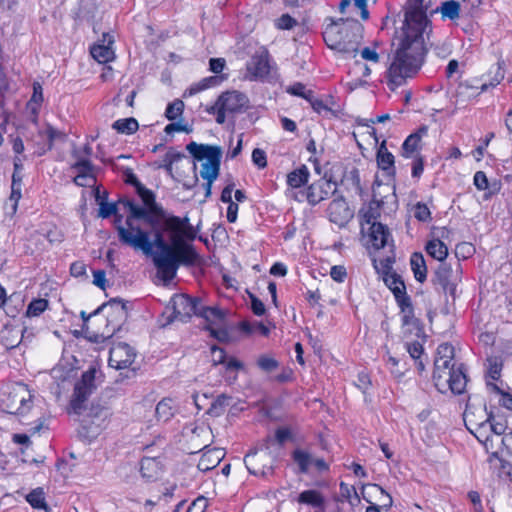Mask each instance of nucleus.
Here are the masks:
<instances>
[{
    "instance_id": "f257e3e1",
    "label": "nucleus",
    "mask_w": 512,
    "mask_h": 512,
    "mask_svg": "<svg viewBox=\"0 0 512 512\" xmlns=\"http://www.w3.org/2000/svg\"><path fill=\"white\" fill-rule=\"evenodd\" d=\"M136 192L144 206L130 199L119 201L127 215L124 222L123 216H118L115 221L118 240L122 245L146 255L157 248L153 256L154 265L164 281H171L180 265L191 266L197 262L198 254L194 247L184 241L185 238L193 240L196 233L188 217L168 214L155 201V194L144 185Z\"/></svg>"
},
{
    "instance_id": "f03ea898",
    "label": "nucleus",
    "mask_w": 512,
    "mask_h": 512,
    "mask_svg": "<svg viewBox=\"0 0 512 512\" xmlns=\"http://www.w3.org/2000/svg\"><path fill=\"white\" fill-rule=\"evenodd\" d=\"M429 24L421 0H415V5L405 13L402 32L386 71V83L391 91L414 78L423 66L427 53L424 34L431 31Z\"/></svg>"
},
{
    "instance_id": "7ed1b4c3",
    "label": "nucleus",
    "mask_w": 512,
    "mask_h": 512,
    "mask_svg": "<svg viewBox=\"0 0 512 512\" xmlns=\"http://www.w3.org/2000/svg\"><path fill=\"white\" fill-rule=\"evenodd\" d=\"M454 353V347L449 343L440 344L436 351L433 380L442 393L450 390L453 394H461L467 384L465 367L462 363L456 364Z\"/></svg>"
},
{
    "instance_id": "20e7f679",
    "label": "nucleus",
    "mask_w": 512,
    "mask_h": 512,
    "mask_svg": "<svg viewBox=\"0 0 512 512\" xmlns=\"http://www.w3.org/2000/svg\"><path fill=\"white\" fill-rule=\"evenodd\" d=\"M361 28L358 21L341 18L325 27L323 39L330 49L355 56L358 52Z\"/></svg>"
},
{
    "instance_id": "39448f33",
    "label": "nucleus",
    "mask_w": 512,
    "mask_h": 512,
    "mask_svg": "<svg viewBox=\"0 0 512 512\" xmlns=\"http://www.w3.org/2000/svg\"><path fill=\"white\" fill-rule=\"evenodd\" d=\"M186 149L194 159L204 161L201 165L200 176L206 180L204 184L205 197H209L212 184L219 176L222 150L219 146L197 144L196 142L187 144Z\"/></svg>"
},
{
    "instance_id": "423d86ee",
    "label": "nucleus",
    "mask_w": 512,
    "mask_h": 512,
    "mask_svg": "<svg viewBox=\"0 0 512 512\" xmlns=\"http://www.w3.org/2000/svg\"><path fill=\"white\" fill-rule=\"evenodd\" d=\"M271 436H267L244 457V463L250 474L266 477L272 474L275 456L270 450Z\"/></svg>"
},
{
    "instance_id": "0eeeda50",
    "label": "nucleus",
    "mask_w": 512,
    "mask_h": 512,
    "mask_svg": "<svg viewBox=\"0 0 512 512\" xmlns=\"http://www.w3.org/2000/svg\"><path fill=\"white\" fill-rule=\"evenodd\" d=\"M456 269L451 264L440 263L432 276V283L442 289L443 293L449 295L453 300L457 296V286L461 281L462 268L459 261H456Z\"/></svg>"
},
{
    "instance_id": "6e6552de",
    "label": "nucleus",
    "mask_w": 512,
    "mask_h": 512,
    "mask_svg": "<svg viewBox=\"0 0 512 512\" xmlns=\"http://www.w3.org/2000/svg\"><path fill=\"white\" fill-rule=\"evenodd\" d=\"M101 311H106L107 327H111L112 334L121 329L122 324L128 317L126 303L120 298H113L108 302L103 303L93 312V314H99Z\"/></svg>"
},
{
    "instance_id": "1a4fd4ad",
    "label": "nucleus",
    "mask_w": 512,
    "mask_h": 512,
    "mask_svg": "<svg viewBox=\"0 0 512 512\" xmlns=\"http://www.w3.org/2000/svg\"><path fill=\"white\" fill-rule=\"evenodd\" d=\"M170 304L172 306L173 316L169 321L179 320L186 322L193 315L198 314L201 300L186 294H176L171 298Z\"/></svg>"
},
{
    "instance_id": "9d476101",
    "label": "nucleus",
    "mask_w": 512,
    "mask_h": 512,
    "mask_svg": "<svg viewBox=\"0 0 512 512\" xmlns=\"http://www.w3.org/2000/svg\"><path fill=\"white\" fill-rule=\"evenodd\" d=\"M136 357L133 347L124 342L114 343L109 352V366L117 370L128 368Z\"/></svg>"
},
{
    "instance_id": "9b49d317",
    "label": "nucleus",
    "mask_w": 512,
    "mask_h": 512,
    "mask_svg": "<svg viewBox=\"0 0 512 512\" xmlns=\"http://www.w3.org/2000/svg\"><path fill=\"white\" fill-rule=\"evenodd\" d=\"M217 105L228 111V114L243 113L249 107L248 97L239 91L223 92L217 99Z\"/></svg>"
},
{
    "instance_id": "f8f14e48",
    "label": "nucleus",
    "mask_w": 512,
    "mask_h": 512,
    "mask_svg": "<svg viewBox=\"0 0 512 512\" xmlns=\"http://www.w3.org/2000/svg\"><path fill=\"white\" fill-rule=\"evenodd\" d=\"M270 59L267 50L256 52L246 64L247 77L250 80L263 79L270 73Z\"/></svg>"
},
{
    "instance_id": "ddd939ff",
    "label": "nucleus",
    "mask_w": 512,
    "mask_h": 512,
    "mask_svg": "<svg viewBox=\"0 0 512 512\" xmlns=\"http://www.w3.org/2000/svg\"><path fill=\"white\" fill-rule=\"evenodd\" d=\"M329 220L342 228L353 218V211L342 196L333 199L327 209Z\"/></svg>"
},
{
    "instance_id": "4468645a",
    "label": "nucleus",
    "mask_w": 512,
    "mask_h": 512,
    "mask_svg": "<svg viewBox=\"0 0 512 512\" xmlns=\"http://www.w3.org/2000/svg\"><path fill=\"white\" fill-rule=\"evenodd\" d=\"M198 316L203 317L210 325L221 326L225 320V313L217 307H207L202 303L200 304ZM211 334L219 340H222L226 335L223 330H215L211 326L208 327Z\"/></svg>"
},
{
    "instance_id": "2eb2a0df",
    "label": "nucleus",
    "mask_w": 512,
    "mask_h": 512,
    "mask_svg": "<svg viewBox=\"0 0 512 512\" xmlns=\"http://www.w3.org/2000/svg\"><path fill=\"white\" fill-rule=\"evenodd\" d=\"M365 233L368 238L367 243L376 250L384 248L390 241L393 242L388 227L382 223L366 227Z\"/></svg>"
},
{
    "instance_id": "dca6fc26",
    "label": "nucleus",
    "mask_w": 512,
    "mask_h": 512,
    "mask_svg": "<svg viewBox=\"0 0 512 512\" xmlns=\"http://www.w3.org/2000/svg\"><path fill=\"white\" fill-rule=\"evenodd\" d=\"M336 185L331 181L321 180L311 184L307 189V200L311 205H316L326 199L330 193H335Z\"/></svg>"
},
{
    "instance_id": "f3484780",
    "label": "nucleus",
    "mask_w": 512,
    "mask_h": 512,
    "mask_svg": "<svg viewBox=\"0 0 512 512\" xmlns=\"http://www.w3.org/2000/svg\"><path fill=\"white\" fill-rule=\"evenodd\" d=\"M114 38L108 33L103 34L102 43L95 44L91 47L90 53L92 57L99 63H107L114 59L115 54L112 49Z\"/></svg>"
},
{
    "instance_id": "a211bd4d",
    "label": "nucleus",
    "mask_w": 512,
    "mask_h": 512,
    "mask_svg": "<svg viewBox=\"0 0 512 512\" xmlns=\"http://www.w3.org/2000/svg\"><path fill=\"white\" fill-rule=\"evenodd\" d=\"M381 215V206L380 202L377 200H372L368 203L367 206L363 207L359 211L361 232L365 234L366 226H371L372 224H379L380 222L377 219Z\"/></svg>"
},
{
    "instance_id": "6ab92c4d",
    "label": "nucleus",
    "mask_w": 512,
    "mask_h": 512,
    "mask_svg": "<svg viewBox=\"0 0 512 512\" xmlns=\"http://www.w3.org/2000/svg\"><path fill=\"white\" fill-rule=\"evenodd\" d=\"M95 375L96 370L94 368L85 371L81 379L75 384L73 393L88 400L89 396L96 388Z\"/></svg>"
},
{
    "instance_id": "aec40b11",
    "label": "nucleus",
    "mask_w": 512,
    "mask_h": 512,
    "mask_svg": "<svg viewBox=\"0 0 512 512\" xmlns=\"http://www.w3.org/2000/svg\"><path fill=\"white\" fill-rule=\"evenodd\" d=\"M376 160L378 167L388 176L395 175V158L394 155L388 151L385 140L382 141L378 148Z\"/></svg>"
},
{
    "instance_id": "412c9836",
    "label": "nucleus",
    "mask_w": 512,
    "mask_h": 512,
    "mask_svg": "<svg viewBox=\"0 0 512 512\" xmlns=\"http://www.w3.org/2000/svg\"><path fill=\"white\" fill-rule=\"evenodd\" d=\"M296 501L299 504L308 505L312 508L319 509L322 512L325 510V497L315 489L304 490L297 496Z\"/></svg>"
},
{
    "instance_id": "4be33fe9",
    "label": "nucleus",
    "mask_w": 512,
    "mask_h": 512,
    "mask_svg": "<svg viewBox=\"0 0 512 512\" xmlns=\"http://www.w3.org/2000/svg\"><path fill=\"white\" fill-rule=\"evenodd\" d=\"M397 305L400 308L402 314V324L410 325L415 320L414 316V307L411 301L410 296L407 294L406 290L402 291L401 294L394 295Z\"/></svg>"
},
{
    "instance_id": "5701e85b",
    "label": "nucleus",
    "mask_w": 512,
    "mask_h": 512,
    "mask_svg": "<svg viewBox=\"0 0 512 512\" xmlns=\"http://www.w3.org/2000/svg\"><path fill=\"white\" fill-rule=\"evenodd\" d=\"M427 129L422 128L418 132L410 134L402 144L401 155L405 158H411L415 152L420 148L421 132L426 133Z\"/></svg>"
},
{
    "instance_id": "b1692460",
    "label": "nucleus",
    "mask_w": 512,
    "mask_h": 512,
    "mask_svg": "<svg viewBox=\"0 0 512 512\" xmlns=\"http://www.w3.org/2000/svg\"><path fill=\"white\" fill-rule=\"evenodd\" d=\"M410 265L415 279L423 283L427 279V266L423 255L417 252L413 253L410 258Z\"/></svg>"
},
{
    "instance_id": "393cba45",
    "label": "nucleus",
    "mask_w": 512,
    "mask_h": 512,
    "mask_svg": "<svg viewBox=\"0 0 512 512\" xmlns=\"http://www.w3.org/2000/svg\"><path fill=\"white\" fill-rule=\"evenodd\" d=\"M223 457L224 453L221 449L215 448L208 450L202 455L198 466L204 471L212 469L220 463Z\"/></svg>"
},
{
    "instance_id": "a878e982",
    "label": "nucleus",
    "mask_w": 512,
    "mask_h": 512,
    "mask_svg": "<svg viewBox=\"0 0 512 512\" xmlns=\"http://www.w3.org/2000/svg\"><path fill=\"white\" fill-rule=\"evenodd\" d=\"M309 175L307 166L302 165L287 175V184L292 188H299L308 182Z\"/></svg>"
},
{
    "instance_id": "bb28decb",
    "label": "nucleus",
    "mask_w": 512,
    "mask_h": 512,
    "mask_svg": "<svg viewBox=\"0 0 512 512\" xmlns=\"http://www.w3.org/2000/svg\"><path fill=\"white\" fill-rule=\"evenodd\" d=\"M425 249H426V252L432 258L440 261V263H444L443 261L446 259L447 255H448V248H447V246L445 245V243H443L439 239L430 240L426 244Z\"/></svg>"
},
{
    "instance_id": "cd10ccee",
    "label": "nucleus",
    "mask_w": 512,
    "mask_h": 512,
    "mask_svg": "<svg viewBox=\"0 0 512 512\" xmlns=\"http://www.w3.org/2000/svg\"><path fill=\"white\" fill-rule=\"evenodd\" d=\"M460 3L456 0H448L442 2L440 7H437L433 12H440L442 18L449 20H456L460 16Z\"/></svg>"
},
{
    "instance_id": "c85d7f7f",
    "label": "nucleus",
    "mask_w": 512,
    "mask_h": 512,
    "mask_svg": "<svg viewBox=\"0 0 512 512\" xmlns=\"http://www.w3.org/2000/svg\"><path fill=\"white\" fill-rule=\"evenodd\" d=\"M140 472L147 480L156 479L159 474V462L155 458H143L140 463Z\"/></svg>"
},
{
    "instance_id": "c756f323",
    "label": "nucleus",
    "mask_w": 512,
    "mask_h": 512,
    "mask_svg": "<svg viewBox=\"0 0 512 512\" xmlns=\"http://www.w3.org/2000/svg\"><path fill=\"white\" fill-rule=\"evenodd\" d=\"M27 502L35 509H42L45 512H50V507L45 501V493L43 488H35L26 495Z\"/></svg>"
},
{
    "instance_id": "7c9ffc66",
    "label": "nucleus",
    "mask_w": 512,
    "mask_h": 512,
    "mask_svg": "<svg viewBox=\"0 0 512 512\" xmlns=\"http://www.w3.org/2000/svg\"><path fill=\"white\" fill-rule=\"evenodd\" d=\"M185 158L184 153L177 151L175 148L170 147L163 158V164L159 168H163L171 176H173V166Z\"/></svg>"
},
{
    "instance_id": "2f4dec72",
    "label": "nucleus",
    "mask_w": 512,
    "mask_h": 512,
    "mask_svg": "<svg viewBox=\"0 0 512 512\" xmlns=\"http://www.w3.org/2000/svg\"><path fill=\"white\" fill-rule=\"evenodd\" d=\"M292 459L298 465L300 473H307L313 462L312 456L305 450L295 449L292 452Z\"/></svg>"
},
{
    "instance_id": "473e14b6",
    "label": "nucleus",
    "mask_w": 512,
    "mask_h": 512,
    "mask_svg": "<svg viewBox=\"0 0 512 512\" xmlns=\"http://www.w3.org/2000/svg\"><path fill=\"white\" fill-rule=\"evenodd\" d=\"M223 80V77L221 76H209L201 79L199 82L193 84L189 88V94L194 95L196 93H199L201 91H204L208 88H212L215 86H218Z\"/></svg>"
},
{
    "instance_id": "72a5a7b5",
    "label": "nucleus",
    "mask_w": 512,
    "mask_h": 512,
    "mask_svg": "<svg viewBox=\"0 0 512 512\" xmlns=\"http://www.w3.org/2000/svg\"><path fill=\"white\" fill-rule=\"evenodd\" d=\"M155 414L159 421L167 422L170 420L174 415L172 400L168 398L162 399L156 406Z\"/></svg>"
},
{
    "instance_id": "f704fd0d",
    "label": "nucleus",
    "mask_w": 512,
    "mask_h": 512,
    "mask_svg": "<svg viewBox=\"0 0 512 512\" xmlns=\"http://www.w3.org/2000/svg\"><path fill=\"white\" fill-rule=\"evenodd\" d=\"M112 127L118 133L130 135L138 130L139 125L135 118L130 117L115 121Z\"/></svg>"
},
{
    "instance_id": "c9c22d12",
    "label": "nucleus",
    "mask_w": 512,
    "mask_h": 512,
    "mask_svg": "<svg viewBox=\"0 0 512 512\" xmlns=\"http://www.w3.org/2000/svg\"><path fill=\"white\" fill-rule=\"evenodd\" d=\"M384 283L391 290L393 295L401 294L402 291L406 290L404 281L401 279L400 275L395 272L386 273Z\"/></svg>"
},
{
    "instance_id": "e433bc0d",
    "label": "nucleus",
    "mask_w": 512,
    "mask_h": 512,
    "mask_svg": "<svg viewBox=\"0 0 512 512\" xmlns=\"http://www.w3.org/2000/svg\"><path fill=\"white\" fill-rule=\"evenodd\" d=\"M231 397L221 394L211 403L207 413L213 417H219L224 414L226 407L229 405Z\"/></svg>"
},
{
    "instance_id": "4c0bfd02",
    "label": "nucleus",
    "mask_w": 512,
    "mask_h": 512,
    "mask_svg": "<svg viewBox=\"0 0 512 512\" xmlns=\"http://www.w3.org/2000/svg\"><path fill=\"white\" fill-rule=\"evenodd\" d=\"M184 102L180 99H176L173 102L169 103L166 110H165V117L170 120L174 121L178 118H180L184 111Z\"/></svg>"
},
{
    "instance_id": "58836bf2",
    "label": "nucleus",
    "mask_w": 512,
    "mask_h": 512,
    "mask_svg": "<svg viewBox=\"0 0 512 512\" xmlns=\"http://www.w3.org/2000/svg\"><path fill=\"white\" fill-rule=\"evenodd\" d=\"M48 307V301L46 299H34L32 300L26 311L28 317H37L42 314Z\"/></svg>"
},
{
    "instance_id": "ea45409f",
    "label": "nucleus",
    "mask_w": 512,
    "mask_h": 512,
    "mask_svg": "<svg viewBox=\"0 0 512 512\" xmlns=\"http://www.w3.org/2000/svg\"><path fill=\"white\" fill-rule=\"evenodd\" d=\"M87 399L81 398L73 393L67 409L68 414L81 415L86 409Z\"/></svg>"
},
{
    "instance_id": "a19ab883",
    "label": "nucleus",
    "mask_w": 512,
    "mask_h": 512,
    "mask_svg": "<svg viewBox=\"0 0 512 512\" xmlns=\"http://www.w3.org/2000/svg\"><path fill=\"white\" fill-rule=\"evenodd\" d=\"M488 388L500 395L499 403L501 406L512 411V395L503 391L496 384L487 383Z\"/></svg>"
},
{
    "instance_id": "79ce46f5",
    "label": "nucleus",
    "mask_w": 512,
    "mask_h": 512,
    "mask_svg": "<svg viewBox=\"0 0 512 512\" xmlns=\"http://www.w3.org/2000/svg\"><path fill=\"white\" fill-rule=\"evenodd\" d=\"M99 205H100L99 212H98L99 217L106 219V218H109L110 216L114 215L115 219H117L118 216H121L120 214L117 213L118 208H117L116 203H107V202L101 201L99 203ZM115 221L116 220H114V222Z\"/></svg>"
},
{
    "instance_id": "37998d69",
    "label": "nucleus",
    "mask_w": 512,
    "mask_h": 512,
    "mask_svg": "<svg viewBox=\"0 0 512 512\" xmlns=\"http://www.w3.org/2000/svg\"><path fill=\"white\" fill-rule=\"evenodd\" d=\"M71 169L74 170L76 174H95L94 166L88 159L77 160L74 164L71 165Z\"/></svg>"
},
{
    "instance_id": "c03bdc74",
    "label": "nucleus",
    "mask_w": 512,
    "mask_h": 512,
    "mask_svg": "<svg viewBox=\"0 0 512 512\" xmlns=\"http://www.w3.org/2000/svg\"><path fill=\"white\" fill-rule=\"evenodd\" d=\"M258 367L265 372H272L276 370L279 363L276 359L267 355H261L257 360Z\"/></svg>"
},
{
    "instance_id": "a18cd8bd",
    "label": "nucleus",
    "mask_w": 512,
    "mask_h": 512,
    "mask_svg": "<svg viewBox=\"0 0 512 512\" xmlns=\"http://www.w3.org/2000/svg\"><path fill=\"white\" fill-rule=\"evenodd\" d=\"M466 94H467L468 98H471V97L478 96L479 92L477 91V88H475V87H471L465 83H460L457 88V91H456V97H457L456 102L457 103L463 102L462 97Z\"/></svg>"
},
{
    "instance_id": "49530a36",
    "label": "nucleus",
    "mask_w": 512,
    "mask_h": 512,
    "mask_svg": "<svg viewBox=\"0 0 512 512\" xmlns=\"http://www.w3.org/2000/svg\"><path fill=\"white\" fill-rule=\"evenodd\" d=\"M414 217L422 222L431 220V212L426 204L418 202L413 208Z\"/></svg>"
},
{
    "instance_id": "de8ad7c7",
    "label": "nucleus",
    "mask_w": 512,
    "mask_h": 512,
    "mask_svg": "<svg viewBox=\"0 0 512 512\" xmlns=\"http://www.w3.org/2000/svg\"><path fill=\"white\" fill-rule=\"evenodd\" d=\"M73 182L80 187H91L96 183L95 174H76Z\"/></svg>"
},
{
    "instance_id": "09e8293b",
    "label": "nucleus",
    "mask_w": 512,
    "mask_h": 512,
    "mask_svg": "<svg viewBox=\"0 0 512 512\" xmlns=\"http://www.w3.org/2000/svg\"><path fill=\"white\" fill-rule=\"evenodd\" d=\"M297 21L289 14H283L275 21V26L280 30H290L296 26Z\"/></svg>"
},
{
    "instance_id": "8fccbe9b",
    "label": "nucleus",
    "mask_w": 512,
    "mask_h": 512,
    "mask_svg": "<svg viewBox=\"0 0 512 512\" xmlns=\"http://www.w3.org/2000/svg\"><path fill=\"white\" fill-rule=\"evenodd\" d=\"M405 347L410 357L414 361H417L424 352L422 344H420L418 341L408 342L405 344Z\"/></svg>"
},
{
    "instance_id": "3c124183",
    "label": "nucleus",
    "mask_w": 512,
    "mask_h": 512,
    "mask_svg": "<svg viewBox=\"0 0 512 512\" xmlns=\"http://www.w3.org/2000/svg\"><path fill=\"white\" fill-rule=\"evenodd\" d=\"M249 298L251 300V309L253 313L257 316L264 315L266 312L264 303L252 293H249Z\"/></svg>"
},
{
    "instance_id": "603ef678",
    "label": "nucleus",
    "mask_w": 512,
    "mask_h": 512,
    "mask_svg": "<svg viewBox=\"0 0 512 512\" xmlns=\"http://www.w3.org/2000/svg\"><path fill=\"white\" fill-rule=\"evenodd\" d=\"M330 276L334 281L342 283L347 276L346 268L342 265L332 266L330 270Z\"/></svg>"
},
{
    "instance_id": "864d4df0",
    "label": "nucleus",
    "mask_w": 512,
    "mask_h": 512,
    "mask_svg": "<svg viewBox=\"0 0 512 512\" xmlns=\"http://www.w3.org/2000/svg\"><path fill=\"white\" fill-rule=\"evenodd\" d=\"M207 507V499L205 497H198L189 505L186 512H205Z\"/></svg>"
},
{
    "instance_id": "5fc2aeb1",
    "label": "nucleus",
    "mask_w": 512,
    "mask_h": 512,
    "mask_svg": "<svg viewBox=\"0 0 512 512\" xmlns=\"http://www.w3.org/2000/svg\"><path fill=\"white\" fill-rule=\"evenodd\" d=\"M252 161L259 168H264L267 166L266 154L262 149L255 148L252 151Z\"/></svg>"
},
{
    "instance_id": "6e6d98bb",
    "label": "nucleus",
    "mask_w": 512,
    "mask_h": 512,
    "mask_svg": "<svg viewBox=\"0 0 512 512\" xmlns=\"http://www.w3.org/2000/svg\"><path fill=\"white\" fill-rule=\"evenodd\" d=\"M473 182L478 190H486L489 187L488 178L483 171L474 174Z\"/></svg>"
},
{
    "instance_id": "4d7b16f0",
    "label": "nucleus",
    "mask_w": 512,
    "mask_h": 512,
    "mask_svg": "<svg viewBox=\"0 0 512 512\" xmlns=\"http://www.w3.org/2000/svg\"><path fill=\"white\" fill-rule=\"evenodd\" d=\"M14 399L17 400L21 406H25L27 401H30V394L26 389L25 385H20L17 390H15Z\"/></svg>"
},
{
    "instance_id": "13d9d810",
    "label": "nucleus",
    "mask_w": 512,
    "mask_h": 512,
    "mask_svg": "<svg viewBox=\"0 0 512 512\" xmlns=\"http://www.w3.org/2000/svg\"><path fill=\"white\" fill-rule=\"evenodd\" d=\"M487 422H489V427L494 434L500 436L505 433L506 425L504 423L495 421L492 413L488 414Z\"/></svg>"
},
{
    "instance_id": "bf43d9fd",
    "label": "nucleus",
    "mask_w": 512,
    "mask_h": 512,
    "mask_svg": "<svg viewBox=\"0 0 512 512\" xmlns=\"http://www.w3.org/2000/svg\"><path fill=\"white\" fill-rule=\"evenodd\" d=\"M211 350H212V361H213L214 365H219V364L224 365V363L227 360L225 350L223 348H220L217 346H213L211 348Z\"/></svg>"
},
{
    "instance_id": "052dcab7",
    "label": "nucleus",
    "mask_w": 512,
    "mask_h": 512,
    "mask_svg": "<svg viewBox=\"0 0 512 512\" xmlns=\"http://www.w3.org/2000/svg\"><path fill=\"white\" fill-rule=\"evenodd\" d=\"M424 171V159L422 156L417 155L412 163V177L420 178Z\"/></svg>"
},
{
    "instance_id": "680f3d73",
    "label": "nucleus",
    "mask_w": 512,
    "mask_h": 512,
    "mask_svg": "<svg viewBox=\"0 0 512 512\" xmlns=\"http://www.w3.org/2000/svg\"><path fill=\"white\" fill-rule=\"evenodd\" d=\"M164 131L166 134L171 135L174 132L190 133L192 131V129L185 124H181L179 122H173V123L168 124L165 127Z\"/></svg>"
},
{
    "instance_id": "e2e57ef3",
    "label": "nucleus",
    "mask_w": 512,
    "mask_h": 512,
    "mask_svg": "<svg viewBox=\"0 0 512 512\" xmlns=\"http://www.w3.org/2000/svg\"><path fill=\"white\" fill-rule=\"evenodd\" d=\"M124 175V180L127 184H130L138 189V187L142 186L143 184L138 180L136 175L133 173V170L130 168H125L122 170Z\"/></svg>"
},
{
    "instance_id": "0e129e2a",
    "label": "nucleus",
    "mask_w": 512,
    "mask_h": 512,
    "mask_svg": "<svg viewBox=\"0 0 512 512\" xmlns=\"http://www.w3.org/2000/svg\"><path fill=\"white\" fill-rule=\"evenodd\" d=\"M226 66L224 58H211L209 60V69L215 74H219L223 71Z\"/></svg>"
},
{
    "instance_id": "69168bd1",
    "label": "nucleus",
    "mask_w": 512,
    "mask_h": 512,
    "mask_svg": "<svg viewBox=\"0 0 512 512\" xmlns=\"http://www.w3.org/2000/svg\"><path fill=\"white\" fill-rule=\"evenodd\" d=\"M502 363L497 360H490L488 374L493 380H498L501 375Z\"/></svg>"
},
{
    "instance_id": "338daca9",
    "label": "nucleus",
    "mask_w": 512,
    "mask_h": 512,
    "mask_svg": "<svg viewBox=\"0 0 512 512\" xmlns=\"http://www.w3.org/2000/svg\"><path fill=\"white\" fill-rule=\"evenodd\" d=\"M71 275L74 277H81L86 274V265L82 261H76L71 264Z\"/></svg>"
},
{
    "instance_id": "774afa93",
    "label": "nucleus",
    "mask_w": 512,
    "mask_h": 512,
    "mask_svg": "<svg viewBox=\"0 0 512 512\" xmlns=\"http://www.w3.org/2000/svg\"><path fill=\"white\" fill-rule=\"evenodd\" d=\"M226 371H239L244 368V365L241 361L234 357H230L224 363Z\"/></svg>"
}]
</instances>
